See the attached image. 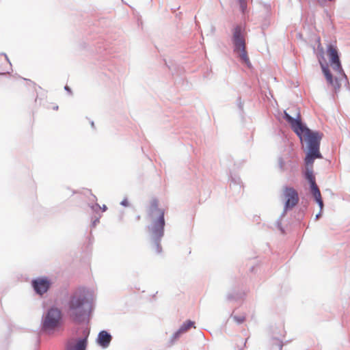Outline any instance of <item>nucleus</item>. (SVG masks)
<instances>
[{
	"instance_id": "f257e3e1",
	"label": "nucleus",
	"mask_w": 350,
	"mask_h": 350,
	"mask_svg": "<svg viewBox=\"0 0 350 350\" xmlns=\"http://www.w3.org/2000/svg\"><path fill=\"white\" fill-rule=\"evenodd\" d=\"M62 295L61 303L67 317L77 324H88L94 310L92 292L85 286L72 291L64 288Z\"/></svg>"
},
{
	"instance_id": "f03ea898",
	"label": "nucleus",
	"mask_w": 350,
	"mask_h": 350,
	"mask_svg": "<svg viewBox=\"0 0 350 350\" xmlns=\"http://www.w3.org/2000/svg\"><path fill=\"white\" fill-rule=\"evenodd\" d=\"M301 131L297 135L303 145L307 161L311 162L313 159H323L320 146L323 134L319 131L310 129L306 123L302 125Z\"/></svg>"
},
{
	"instance_id": "7ed1b4c3",
	"label": "nucleus",
	"mask_w": 350,
	"mask_h": 350,
	"mask_svg": "<svg viewBox=\"0 0 350 350\" xmlns=\"http://www.w3.org/2000/svg\"><path fill=\"white\" fill-rule=\"evenodd\" d=\"M152 211L159 212V215L152 219V223L148 226V230L150 232L152 247L157 254L162 253L161 239L164 236L165 219V211L158 207V200L153 199L151 202Z\"/></svg>"
},
{
	"instance_id": "20e7f679",
	"label": "nucleus",
	"mask_w": 350,
	"mask_h": 350,
	"mask_svg": "<svg viewBox=\"0 0 350 350\" xmlns=\"http://www.w3.org/2000/svg\"><path fill=\"white\" fill-rule=\"evenodd\" d=\"M81 337L68 338L64 343V350H87L90 329L88 326L79 327Z\"/></svg>"
},
{
	"instance_id": "39448f33",
	"label": "nucleus",
	"mask_w": 350,
	"mask_h": 350,
	"mask_svg": "<svg viewBox=\"0 0 350 350\" xmlns=\"http://www.w3.org/2000/svg\"><path fill=\"white\" fill-rule=\"evenodd\" d=\"M62 311L55 306H50L42 315L41 328L43 332H51L60 319Z\"/></svg>"
},
{
	"instance_id": "423d86ee",
	"label": "nucleus",
	"mask_w": 350,
	"mask_h": 350,
	"mask_svg": "<svg viewBox=\"0 0 350 350\" xmlns=\"http://www.w3.org/2000/svg\"><path fill=\"white\" fill-rule=\"evenodd\" d=\"M326 53L329 59V64L334 70L342 76L349 84V80L345 74L340 61V53L336 44L329 42L327 45Z\"/></svg>"
},
{
	"instance_id": "0eeeda50",
	"label": "nucleus",
	"mask_w": 350,
	"mask_h": 350,
	"mask_svg": "<svg viewBox=\"0 0 350 350\" xmlns=\"http://www.w3.org/2000/svg\"><path fill=\"white\" fill-rule=\"evenodd\" d=\"M53 282L52 280L46 275L38 276L32 278L30 285L36 295L43 297L51 288Z\"/></svg>"
},
{
	"instance_id": "6e6552de",
	"label": "nucleus",
	"mask_w": 350,
	"mask_h": 350,
	"mask_svg": "<svg viewBox=\"0 0 350 350\" xmlns=\"http://www.w3.org/2000/svg\"><path fill=\"white\" fill-rule=\"evenodd\" d=\"M283 195L285 199L284 205H286V210H292L299 202L298 192L292 187L284 186Z\"/></svg>"
},
{
	"instance_id": "1a4fd4ad",
	"label": "nucleus",
	"mask_w": 350,
	"mask_h": 350,
	"mask_svg": "<svg viewBox=\"0 0 350 350\" xmlns=\"http://www.w3.org/2000/svg\"><path fill=\"white\" fill-rule=\"evenodd\" d=\"M232 35L231 41L232 43V47H242L245 45V41L244 38L245 27L242 25H237L232 29Z\"/></svg>"
},
{
	"instance_id": "9d476101",
	"label": "nucleus",
	"mask_w": 350,
	"mask_h": 350,
	"mask_svg": "<svg viewBox=\"0 0 350 350\" xmlns=\"http://www.w3.org/2000/svg\"><path fill=\"white\" fill-rule=\"evenodd\" d=\"M299 113H297L296 118L293 117L286 111H284L283 118L290 124L291 129L296 135H299L301 131V126L305 124L299 118Z\"/></svg>"
},
{
	"instance_id": "9b49d317",
	"label": "nucleus",
	"mask_w": 350,
	"mask_h": 350,
	"mask_svg": "<svg viewBox=\"0 0 350 350\" xmlns=\"http://www.w3.org/2000/svg\"><path fill=\"white\" fill-rule=\"evenodd\" d=\"M195 325V321H191L190 319H188L183 322L180 326V327L172 335L170 339V344H174V342L176 341L181 336L182 334L188 332V330L191 327L196 328Z\"/></svg>"
},
{
	"instance_id": "f8f14e48",
	"label": "nucleus",
	"mask_w": 350,
	"mask_h": 350,
	"mask_svg": "<svg viewBox=\"0 0 350 350\" xmlns=\"http://www.w3.org/2000/svg\"><path fill=\"white\" fill-rule=\"evenodd\" d=\"M315 159H313L311 162L307 161V159L304 158V161L306 167L305 170L302 171V176L308 182V185L316 183V178L314 174L313 165Z\"/></svg>"
},
{
	"instance_id": "ddd939ff",
	"label": "nucleus",
	"mask_w": 350,
	"mask_h": 350,
	"mask_svg": "<svg viewBox=\"0 0 350 350\" xmlns=\"http://www.w3.org/2000/svg\"><path fill=\"white\" fill-rule=\"evenodd\" d=\"M112 338V335L108 330L103 329L98 332L96 342L99 347L105 349L110 345Z\"/></svg>"
},
{
	"instance_id": "4468645a",
	"label": "nucleus",
	"mask_w": 350,
	"mask_h": 350,
	"mask_svg": "<svg viewBox=\"0 0 350 350\" xmlns=\"http://www.w3.org/2000/svg\"><path fill=\"white\" fill-rule=\"evenodd\" d=\"M233 51L234 53L237 54V57L243 64H245L248 68L252 67V64L250 61L247 51L245 49V45L239 48H234Z\"/></svg>"
},
{
	"instance_id": "2eb2a0df",
	"label": "nucleus",
	"mask_w": 350,
	"mask_h": 350,
	"mask_svg": "<svg viewBox=\"0 0 350 350\" xmlns=\"http://www.w3.org/2000/svg\"><path fill=\"white\" fill-rule=\"evenodd\" d=\"M228 180L230 181V187H232L234 188L237 192H240L242 187V180L239 176L230 172L228 176Z\"/></svg>"
},
{
	"instance_id": "dca6fc26",
	"label": "nucleus",
	"mask_w": 350,
	"mask_h": 350,
	"mask_svg": "<svg viewBox=\"0 0 350 350\" xmlns=\"http://www.w3.org/2000/svg\"><path fill=\"white\" fill-rule=\"evenodd\" d=\"M245 296V293L239 290L232 288L229 291L226 295V300L228 301H237L241 299Z\"/></svg>"
},
{
	"instance_id": "f3484780",
	"label": "nucleus",
	"mask_w": 350,
	"mask_h": 350,
	"mask_svg": "<svg viewBox=\"0 0 350 350\" xmlns=\"http://www.w3.org/2000/svg\"><path fill=\"white\" fill-rule=\"evenodd\" d=\"M270 350H282L284 343L282 340L272 333V338L270 339Z\"/></svg>"
},
{
	"instance_id": "a211bd4d",
	"label": "nucleus",
	"mask_w": 350,
	"mask_h": 350,
	"mask_svg": "<svg viewBox=\"0 0 350 350\" xmlns=\"http://www.w3.org/2000/svg\"><path fill=\"white\" fill-rule=\"evenodd\" d=\"M309 193L313 198L314 200L322 197L317 183L309 185Z\"/></svg>"
},
{
	"instance_id": "6ab92c4d",
	"label": "nucleus",
	"mask_w": 350,
	"mask_h": 350,
	"mask_svg": "<svg viewBox=\"0 0 350 350\" xmlns=\"http://www.w3.org/2000/svg\"><path fill=\"white\" fill-rule=\"evenodd\" d=\"M325 79L327 83L334 88L336 93L340 90L341 84L338 77H334L333 75H332L330 79L327 78Z\"/></svg>"
},
{
	"instance_id": "aec40b11",
	"label": "nucleus",
	"mask_w": 350,
	"mask_h": 350,
	"mask_svg": "<svg viewBox=\"0 0 350 350\" xmlns=\"http://www.w3.org/2000/svg\"><path fill=\"white\" fill-rule=\"evenodd\" d=\"M319 63L321 66L322 72L325 77V79L328 78L330 79V77H332V74L330 72V70L328 66V64L327 62H324L323 60H319Z\"/></svg>"
},
{
	"instance_id": "412c9836",
	"label": "nucleus",
	"mask_w": 350,
	"mask_h": 350,
	"mask_svg": "<svg viewBox=\"0 0 350 350\" xmlns=\"http://www.w3.org/2000/svg\"><path fill=\"white\" fill-rule=\"evenodd\" d=\"M319 63L321 66L322 72L325 77V79L328 78L330 79V77H332V74L330 72V70L328 66V64L327 62H324L323 60H319Z\"/></svg>"
},
{
	"instance_id": "4be33fe9",
	"label": "nucleus",
	"mask_w": 350,
	"mask_h": 350,
	"mask_svg": "<svg viewBox=\"0 0 350 350\" xmlns=\"http://www.w3.org/2000/svg\"><path fill=\"white\" fill-rule=\"evenodd\" d=\"M307 208H308V206L304 205L302 207H301L297 211V212L295 213L294 218L295 219L296 221L301 222L304 219V216H305V212H306Z\"/></svg>"
},
{
	"instance_id": "5701e85b",
	"label": "nucleus",
	"mask_w": 350,
	"mask_h": 350,
	"mask_svg": "<svg viewBox=\"0 0 350 350\" xmlns=\"http://www.w3.org/2000/svg\"><path fill=\"white\" fill-rule=\"evenodd\" d=\"M269 334L271 336V338H272V333L273 332L275 336L278 337H280L283 334V329L281 327H278L276 325H271L269 328Z\"/></svg>"
},
{
	"instance_id": "b1692460",
	"label": "nucleus",
	"mask_w": 350,
	"mask_h": 350,
	"mask_svg": "<svg viewBox=\"0 0 350 350\" xmlns=\"http://www.w3.org/2000/svg\"><path fill=\"white\" fill-rule=\"evenodd\" d=\"M287 170H290L291 172H295L297 170L299 163L297 160L288 159L286 162Z\"/></svg>"
},
{
	"instance_id": "393cba45",
	"label": "nucleus",
	"mask_w": 350,
	"mask_h": 350,
	"mask_svg": "<svg viewBox=\"0 0 350 350\" xmlns=\"http://www.w3.org/2000/svg\"><path fill=\"white\" fill-rule=\"evenodd\" d=\"M90 208L94 212H97L99 209H101L103 212H105L107 210V206L105 204H103L102 206H100L98 203H95L94 204L91 205Z\"/></svg>"
},
{
	"instance_id": "a878e982",
	"label": "nucleus",
	"mask_w": 350,
	"mask_h": 350,
	"mask_svg": "<svg viewBox=\"0 0 350 350\" xmlns=\"http://www.w3.org/2000/svg\"><path fill=\"white\" fill-rule=\"evenodd\" d=\"M237 105L239 109V113L241 118H243L244 109H243V102L241 100V98L239 96L237 99Z\"/></svg>"
},
{
	"instance_id": "bb28decb",
	"label": "nucleus",
	"mask_w": 350,
	"mask_h": 350,
	"mask_svg": "<svg viewBox=\"0 0 350 350\" xmlns=\"http://www.w3.org/2000/svg\"><path fill=\"white\" fill-rule=\"evenodd\" d=\"M317 50H318V54H317L318 60H323V61L325 62V55H324V50H323V48L321 46V44H319L318 45Z\"/></svg>"
},
{
	"instance_id": "cd10ccee",
	"label": "nucleus",
	"mask_w": 350,
	"mask_h": 350,
	"mask_svg": "<svg viewBox=\"0 0 350 350\" xmlns=\"http://www.w3.org/2000/svg\"><path fill=\"white\" fill-rule=\"evenodd\" d=\"M278 165L281 171L284 172L287 170L286 162H285L282 157L278 159Z\"/></svg>"
},
{
	"instance_id": "c85d7f7f",
	"label": "nucleus",
	"mask_w": 350,
	"mask_h": 350,
	"mask_svg": "<svg viewBox=\"0 0 350 350\" xmlns=\"http://www.w3.org/2000/svg\"><path fill=\"white\" fill-rule=\"evenodd\" d=\"M275 226L282 234H285V230L282 226V219H278L275 221Z\"/></svg>"
},
{
	"instance_id": "c756f323",
	"label": "nucleus",
	"mask_w": 350,
	"mask_h": 350,
	"mask_svg": "<svg viewBox=\"0 0 350 350\" xmlns=\"http://www.w3.org/2000/svg\"><path fill=\"white\" fill-rule=\"evenodd\" d=\"M234 321L238 324V325H240L241 323H243L245 320V317H243V316H237V315H235V316H233L232 317Z\"/></svg>"
},
{
	"instance_id": "7c9ffc66",
	"label": "nucleus",
	"mask_w": 350,
	"mask_h": 350,
	"mask_svg": "<svg viewBox=\"0 0 350 350\" xmlns=\"http://www.w3.org/2000/svg\"><path fill=\"white\" fill-rule=\"evenodd\" d=\"M317 204L318 206H319V211H323V207H324V203H323V198L322 197L319 198H317L315 200H314Z\"/></svg>"
},
{
	"instance_id": "2f4dec72",
	"label": "nucleus",
	"mask_w": 350,
	"mask_h": 350,
	"mask_svg": "<svg viewBox=\"0 0 350 350\" xmlns=\"http://www.w3.org/2000/svg\"><path fill=\"white\" fill-rule=\"evenodd\" d=\"M120 204L124 207H128L129 206V202L127 198H124L120 203Z\"/></svg>"
},
{
	"instance_id": "473e14b6",
	"label": "nucleus",
	"mask_w": 350,
	"mask_h": 350,
	"mask_svg": "<svg viewBox=\"0 0 350 350\" xmlns=\"http://www.w3.org/2000/svg\"><path fill=\"white\" fill-rule=\"evenodd\" d=\"M100 215L98 217H96L95 219H94L92 221V223H91L92 228H94L97 225V224H98L100 222Z\"/></svg>"
},
{
	"instance_id": "72a5a7b5",
	"label": "nucleus",
	"mask_w": 350,
	"mask_h": 350,
	"mask_svg": "<svg viewBox=\"0 0 350 350\" xmlns=\"http://www.w3.org/2000/svg\"><path fill=\"white\" fill-rule=\"evenodd\" d=\"M290 210H286V205H284L283 211L282 212L281 215L278 217V219H280L282 220L283 217H284L286 215V213L289 211Z\"/></svg>"
},
{
	"instance_id": "f704fd0d",
	"label": "nucleus",
	"mask_w": 350,
	"mask_h": 350,
	"mask_svg": "<svg viewBox=\"0 0 350 350\" xmlns=\"http://www.w3.org/2000/svg\"><path fill=\"white\" fill-rule=\"evenodd\" d=\"M241 11L244 13L247 9V5L245 2H243V3H239Z\"/></svg>"
},
{
	"instance_id": "c9c22d12",
	"label": "nucleus",
	"mask_w": 350,
	"mask_h": 350,
	"mask_svg": "<svg viewBox=\"0 0 350 350\" xmlns=\"http://www.w3.org/2000/svg\"><path fill=\"white\" fill-rule=\"evenodd\" d=\"M64 90L66 92H68V94L70 95V96H72V90L71 89L70 87H69L68 85H66L64 86Z\"/></svg>"
},
{
	"instance_id": "e433bc0d",
	"label": "nucleus",
	"mask_w": 350,
	"mask_h": 350,
	"mask_svg": "<svg viewBox=\"0 0 350 350\" xmlns=\"http://www.w3.org/2000/svg\"><path fill=\"white\" fill-rule=\"evenodd\" d=\"M327 0H318V3L320 6L324 7Z\"/></svg>"
},
{
	"instance_id": "4c0bfd02",
	"label": "nucleus",
	"mask_w": 350,
	"mask_h": 350,
	"mask_svg": "<svg viewBox=\"0 0 350 350\" xmlns=\"http://www.w3.org/2000/svg\"><path fill=\"white\" fill-rule=\"evenodd\" d=\"M0 55H3L5 57V59H6V61L11 65V63H10V60H9V59H8V56H7V55L5 53H1Z\"/></svg>"
},
{
	"instance_id": "58836bf2",
	"label": "nucleus",
	"mask_w": 350,
	"mask_h": 350,
	"mask_svg": "<svg viewBox=\"0 0 350 350\" xmlns=\"http://www.w3.org/2000/svg\"><path fill=\"white\" fill-rule=\"evenodd\" d=\"M322 212H323V211H319V213L315 215V218H314V219H315V220H317V219H319V217L320 216H321V215H322Z\"/></svg>"
},
{
	"instance_id": "ea45409f",
	"label": "nucleus",
	"mask_w": 350,
	"mask_h": 350,
	"mask_svg": "<svg viewBox=\"0 0 350 350\" xmlns=\"http://www.w3.org/2000/svg\"><path fill=\"white\" fill-rule=\"evenodd\" d=\"M341 77H342V79H344V80H345V85L347 87V88L350 89L349 83L348 84V83H347V81H346V80H345V79L342 76H341Z\"/></svg>"
},
{
	"instance_id": "a19ab883",
	"label": "nucleus",
	"mask_w": 350,
	"mask_h": 350,
	"mask_svg": "<svg viewBox=\"0 0 350 350\" xmlns=\"http://www.w3.org/2000/svg\"><path fill=\"white\" fill-rule=\"evenodd\" d=\"M90 124H91V126H92V129L95 128V125H94V121H91Z\"/></svg>"
},
{
	"instance_id": "79ce46f5",
	"label": "nucleus",
	"mask_w": 350,
	"mask_h": 350,
	"mask_svg": "<svg viewBox=\"0 0 350 350\" xmlns=\"http://www.w3.org/2000/svg\"><path fill=\"white\" fill-rule=\"evenodd\" d=\"M24 80L25 81H29L30 83H32L34 85H36V83H34L33 82H32L30 79H25V78H23Z\"/></svg>"
},
{
	"instance_id": "37998d69",
	"label": "nucleus",
	"mask_w": 350,
	"mask_h": 350,
	"mask_svg": "<svg viewBox=\"0 0 350 350\" xmlns=\"http://www.w3.org/2000/svg\"><path fill=\"white\" fill-rule=\"evenodd\" d=\"M239 3H243V2H245V0H237Z\"/></svg>"
},
{
	"instance_id": "c03bdc74",
	"label": "nucleus",
	"mask_w": 350,
	"mask_h": 350,
	"mask_svg": "<svg viewBox=\"0 0 350 350\" xmlns=\"http://www.w3.org/2000/svg\"><path fill=\"white\" fill-rule=\"evenodd\" d=\"M81 47H82L83 49H85V48L86 47V46H85V43H83V44L81 45Z\"/></svg>"
},
{
	"instance_id": "a18cd8bd",
	"label": "nucleus",
	"mask_w": 350,
	"mask_h": 350,
	"mask_svg": "<svg viewBox=\"0 0 350 350\" xmlns=\"http://www.w3.org/2000/svg\"><path fill=\"white\" fill-rule=\"evenodd\" d=\"M8 72H7V73H8ZM5 74H6V72H0V75H5Z\"/></svg>"
},
{
	"instance_id": "49530a36",
	"label": "nucleus",
	"mask_w": 350,
	"mask_h": 350,
	"mask_svg": "<svg viewBox=\"0 0 350 350\" xmlns=\"http://www.w3.org/2000/svg\"><path fill=\"white\" fill-rule=\"evenodd\" d=\"M254 267H251V268H250V271H254Z\"/></svg>"
},
{
	"instance_id": "de8ad7c7",
	"label": "nucleus",
	"mask_w": 350,
	"mask_h": 350,
	"mask_svg": "<svg viewBox=\"0 0 350 350\" xmlns=\"http://www.w3.org/2000/svg\"><path fill=\"white\" fill-rule=\"evenodd\" d=\"M57 109H58V106L57 105L53 107V109H55V110H57Z\"/></svg>"
},
{
	"instance_id": "09e8293b",
	"label": "nucleus",
	"mask_w": 350,
	"mask_h": 350,
	"mask_svg": "<svg viewBox=\"0 0 350 350\" xmlns=\"http://www.w3.org/2000/svg\"><path fill=\"white\" fill-rule=\"evenodd\" d=\"M92 196H93L94 199L96 200V197L94 195H92Z\"/></svg>"
},
{
	"instance_id": "8fccbe9b",
	"label": "nucleus",
	"mask_w": 350,
	"mask_h": 350,
	"mask_svg": "<svg viewBox=\"0 0 350 350\" xmlns=\"http://www.w3.org/2000/svg\"><path fill=\"white\" fill-rule=\"evenodd\" d=\"M327 1L332 2V1H335V0H327Z\"/></svg>"
},
{
	"instance_id": "3c124183",
	"label": "nucleus",
	"mask_w": 350,
	"mask_h": 350,
	"mask_svg": "<svg viewBox=\"0 0 350 350\" xmlns=\"http://www.w3.org/2000/svg\"><path fill=\"white\" fill-rule=\"evenodd\" d=\"M89 241L91 243L92 240H91V238L89 237Z\"/></svg>"
},
{
	"instance_id": "603ef678",
	"label": "nucleus",
	"mask_w": 350,
	"mask_h": 350,
	"mask_svg": "<svg viewBox=\"0 0 350 350\" xmlns=\"http://www.w3.org/2000/svg\"><path fill=\"white\" fill-rule=\"evenodd\" d=\"M239 350H243V349H239Z\"/></svg>"
}]
</instances>
